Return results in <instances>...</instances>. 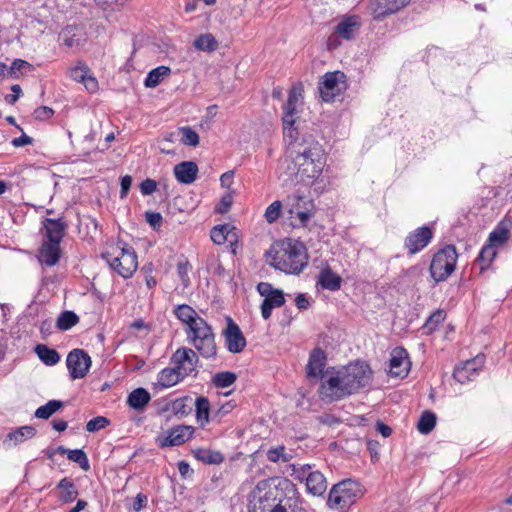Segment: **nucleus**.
I'll list each match as a JSON object with an SVG mask.
<instances>
[{
	"label": "nucleus",
	"mask_w": 512,
	"mask_h": 512,
	"mask_svg": "<svg viewBox=\"0 0 512 512\" xmlns=\"http://www.w3.org/2000/svg\"><path fill=\"white\" fill-rule=\"evenodd\" d=\"M410 0H373L370 9L373 17L377 20L399 11L405 7Z\"/></svg>",
	"instance_id": "nucleus-20"
},
{
	"label": "nucleus",
	"mask_w": 512,
	"mask_h": 512,
	"mask_svg": "<svg viewBox=\"0 0 512 512\" xmlns=\"http://www.w3.org/2000/svg\"><path fill=\"white\" fill-rule=\"evenodd\" d=\"M151 397L144 388L133 390L127 399L128 405L135 410H142L150 401Z\"/></svg>",
	"instance_id": "nucleus-31"
},
{
	"label": "nucleus",
	"mask_w": 512,
	"mask_h": 512,
	"mask_svg": "<svg viewBox=\"0 0 512 512\" xmlns=\"http://www.w3.org/2000/svg\"><path fill=\"white\" fill-rule=\"evenodd\" d=\"M63 407V402L60 400H50L45 405L36 409L34 415L39 419H48L58 410Z\"/></svg>",
	"instance_id": "nucleus-39"
},
{
	"label": "nucleus",
	"mask_w": 512,
	"mask_h": 512,
	"mask_svg": "<svg viewBox=\"0 0 512 512\" xmlns=\"http://www.w3.org/2000/svg\"><path fill=\"white\" fill-rule=\"evenodd\" d=\"M210 238L216 245L224 244V224L214 226L210 231Z\"/></svg>",
	"instance_id": "nucleus-58"
},
{
	"label": "nucleus",
	"mask_w": 512,
	"mask_h": 512,
	"mask_svg": "<svg viewBox=\"0 0 512 512\" xmlns=\"http://www.w3.org/2000/svg\"><path fill=\"white\" fill-rule=\"evenodd\" d=\"M240 187V184L237 186H233V183L226 184V213L230 210L234 197L239 194Z\"/></svg>",
	"instance_id": "nucleus-55"
},
{
	"label": "nucleus",
	"mask_w": 512,
	"mask_h": 512,
	"mask_svg": "<svg viewBox=\"0 0 512 512\" xmlns=\"http://www.w3.org/2000/svg\"><path fill=\"white\" fill-rule=\"evenodd\" d=\"M79 322V317L73 311L62 312L57 321L56 327L61 331H67Z\"/></svg>",
	"instance_id": "nucleus-44"
},
{
	"label": "nucleus",
	"mask_w": 512,
	"mask_h": 512,
	"mask_svg": "<svg viewBox=\"0 0 512 512\" xmlns=\"http://www.w3.org/2000/svg\"><path fill=\"white\" fill-rule=\"evenodd\" d=\"M291 477L299 482H304L307 492L313 496H322L327 489V480L325 476L310 464L296 465L290 464Z\"/></svg>",
	"instance_id": "nucleus-7"
},
{
	"label": "nucleus",
	"mask_w": 512,
	"mask_h": 512,
	"mask_svg": "<svg viewBox=\"0 0 512 512\" xmlns=\"http://www.w3.org/2000/svg\"><path fill=\"white\" fill-rule=\"evenodd\" d=\"M327 364V355L320 347L314 348L309 355L308 363L306 366V374L309 379L323 380L325 375L323 373Z\"/></svg>",
	"instance_id": "nucleus-19"
},
{
	"label": "nucleus",
	"mask_w": 512,
	"mask_h": 512,
	"mask_svg": "<svg viewBox=\"0 0 512 512\" xmlns=\"http://www.w3.org/2000/svg\"><path fill=\"white\" fill-rule=\"evenodd\" d=\"M340 370L342 382L347 388L349 395L355 394L367 387L372 380V371L369 365L361 361L351 362Z\"/></svg>",
	"instance_id": "nucleus-6"
},
{
	"label": "nucleus",
	"mask_w": 512,
	"mask_h": 512,
	"mask_svg": "<svg viewBox=\"0 0 512 512\" xmlns=\"http://www.w3.org/2000/svg\"><path fill=\"white\" fill-rule=\"evenodd\" d=\"M302 99V87L301 86H293L289 91V96L287 102L289 105L297 104Z\"/></svg>",
	"instance_id": "nucleus-63"
},
{
	"label": "nucleus",
	"mask_w": 512,
	"mask_h": 512,
	"mask_svg": "<svg viewBox=\"0 0 512 512\" xmlns=\"http://www.w3.org/2000/svg\"><path fill=\"white\" fill-rule=\"evenodd\" d=\"M191 269L192 266L187 260L180 261L177 264V274L178 277L180 278L183 288H188L190 286L191 282L189 278V272L191 271Z\"/></svg>",
	"instance_id": "nucleus-49"
},
{
	"label": "nucleus",
	"mask_w": 512,
	"mask_h": 512,
	"mask_svg": "<svg viewBox=\"0 0 512 512\" xmlns=\"http://www.w3.org/2000/svg\"><path fill=\"white\" fill-rule=\"evenodd\" d=\"M361 22L358 16H345L335 26L334 30L343 40H352L355 35L359 32Z\"/></svg>",
	"instance_id": "nucleus-24"
},
{
	"label": "nucleus",
	"mask_w": 512,
	"mask_h": 512,
	"mask_svg": "<svg viewBox=\"0 0 512 512\" xmlns=\"http://www.w3.org/2000/svg\"><path fill=\"white\" fill-rule=\"evenodd\" d=\"M187 337L203 357L209 358L216 354L214 335L204 319H196L190 324L187 328Z\"/></svg>",
	"instance_id": "nucleus-5"
},
{
	"label": "nucleus",
	"mask_w": 512,
	"mask_h": 512,
	"mask_svg": "<svg viewBox=\"0 0 512 512\" xmlns=\"http://www.w3.org/2000/svg\"><path fill=\"white\" fill-rule=\"evenodd\" d=\"M157 189V182L153 179L147 178L140 184V191L142 195H151Z\"/></svg>",
	"instance_id": "nucleus-61"
},
{
	"label": "nucleus",
	"mask_w": 512,
	"mask_h": 512,
	"mask_svg": "<svg viewBox=\"0 0 512 512\" xmlns=\"http://www.w3.org/2000/svg\"><path fill=\"white\" fill-rule=\"evenodd\" d=\"M43 227L46 232L45 235L47 241H56L61 243L68 228V224L64 217H59L58 219L45 218L43 220Z\"/></svg>",
	"instance_id": "nucleus-22"
},
{
	"label": "nucleus",
	"mask_w": 512,
	"mask_h": 512,
	"mask_svg": "<svg viewBox=\"0 0 512 512\" xmlns=\"http://www.w3.org/2000/svg\"><path fill=\"white\" fill-rule=\"evenodd\" d=\"M117 248L120 250L117 255L106 252L102 254V258L118 275L129 279L138 268L137 254L131 246L123 241L117 243Z\"/></svg>",
	"instance_id": "nucleus-4"
},
{
	"label": "nucleus",
	"mask_w": 512,
	"mask_h": 512,
	"mask_svg": "<svg viewBox=\"0 0 512 512\" xmlns=\"http://www.w3.org/2000/svg\"><path fill=\"white\" fill-rule=\"evenodd\" d=\"M145 220L154 231H158L163 223V217L159 212L147 211L145 213Z\"/></svg>",
	"instance_id": "nucleus-54"
},
{
	"label": "nucleus",
	"mask_w": 512,
	"mask_h": 512,
	"mask_svg": "<svg viewBox=\"0 0 512 512\" xmlns=\"http://www.w3.org/2000/svg\"><path fill=\"white\" fill-rule=\"evenodd\" d=\"M61 257V249L59 242H52L45 240L40 249L38 260L41 264L46 265L48 267L54 266L58 263Z\"/></svg>",
	"instance_id": "nucleus-23"
},
{
	"label": "nucleus",
	"mask_w": 512,
	"mask_h": 512,
	"mask_svg": "<svg viewBox=\"0 0 512 512\" xmlns=\"http://www.w3.org/2000/svg\"><path fill=\"white\" fill-rule=\"evenodd\" d=\"M181 372L175 367L164 368L157 375V385L161 388H169L182 381Z\"/></svg>",
	"instance_id": "nucleus-29"
},
{
	"label": "nucleus",
	"mask_w": 512,
	"mask_h": 512,
	"mask_svg": "<svg viewBox=\"0 0 512 512\" xmlns=\"http://www.w3.org/2000/svg\"><path fill=\"white\" fill-rule=\"evenodd\" d=\"M132 177L130 175H125L121 178V189H120V198H125L128 195V192L132 185Z\"/></svg>",
	"instance_id": "nucleus-64"
},
{
	"label": "nucleus",
	"mask_w": 512,
	"mask_h": 512,
	"mask_svg": "<svg viewBox=\"0 0 512 512\" xmlns=\"http://www.w3.org/2000/svg\"><path fill=\"white\" fill-rule=\"evenodd\" d=\"M89 73V67L82 61H79L76 66L71 67L68 71L69 77L80 83H83Z\"/></svg>",
	"instance_id": "nucleus-46"
},
{
	"label": "nucleus",
	"mask_w": 512,
	"mask_h": 512,
	"mask_svg": "<svg viewBox=\"0 0 512 512\" xmlns=\"http://www.w3.org/2000/svg\"><path fill=\"white\" fill-rule=\"evenodd\" d=\"M292 512H316L314 508L306 503L298 492L296 500H293Z\"/></svg>",
	"instance_id": "nucleus-57"
},
{
	"label": "nucleus",
	"mask_w": 512,
	"mask_h": 512,
	"mask_svg": "<svg viewBox=\"0 0 512 512\" xmlns=\"http://www.w3.org/2000/svg\"><path fill=\"white\" fill-rule=\"evenodd\" d=\"M295 115H296V104L289 105V102H286L283 106V134L286 140H291V142L297 140L298 132L294 127L295 124Z\"/></svg>",
	"instance_id": "nucleus-25"
},
{
	"label": "nucleus",
	"mask_w": 512,
	"mask_h": 512,
	"mask_svg": "<svg viewBox=\"0 0 512 512\" xmlns=\"http://www.w3.org/2000/svg\"><path fill=\"white\" fill-rule=\"evenodd\" d=\"M341 283L342 278L330 266L324 267L318 275L317 285L322 289L337 291L341 288Z\"/></svg>",
	"instance_id": "nucleus-27"
},
{
	"label": "nucleus",
	"mask_w": 512,
	"mask_h": 512,
	"mask_svg": "<svg viewBox=\"0 0 512 512\" xmlns=\"http://www.w3.org/2000/svg\"><path fill=\"white\" fill-rule=\"evenodd\" d=\"M272 483V479L261 480L252 492L254 499L257 500L259 512H265V509L285 494L284 485H272Z\"/></svg>",
	"instance_id": "nucleus-10"
},
{
	"label": "nucleus",
	"mask_w": 512,
	"mask_h": 512,
	"mask_svg": "<svg viewBox=\"0 0 512 512\" xmlns=\"http://www.w3.org/2000/svg\"><path fill=\"white\" fill-rule=\"evenodd\" d=\"M289 141L287 157L281 163L286 165V172L290 178L295 176L298 181L311 184L317 180L326 165L325 153L322 146L314 140L297 143Z\"/></svg>",
	"instance_id": "nucleus-1"
},
{
	"label": "nucleus",
	"mask_w": 512,
	"mask_h": 512,
	"mask_svg": "<svg viewBox=\"0 0 512 512\" xmlns=\"http://www.w3.org/2000/svg\"><path fill=\"white\" fill-rule=\"evenodd\" d=\"M193 406L196 409V418L198 422L203 425L209 420L210 403L208 398L200 396L193 401Z\"/></svg>",
	"instance_id": "nucleus-40"
},
{
	"label": "nucleus",
	"mask_w": 512,
	"mask_h": 512,
	"mask_svg": "<svg viewBox=\"0 0 512 512\" xmlns=\"http://www.w3.org/2000/svg\"><path fill=\"white\" fill-rule=\"evenodd\" d=\"M344 74L335 71V72H327L322 80L319 82V93L323 101L330 102L335 99L337 95L340 93L339 81L340 78H343Z\"/></svg>",
	"instance_id": "nucleus-18"
},
{
	"label": "nucleus",
	"mask_w": 512,
	"mask_h": 512,
	"mask_svg": "<svg viewBox=\"0 0 512 512\" xmlns=\"http://www.w3.org/2000/svg\"><path fill=\"white\" fill-rule=\"evenodd\" d=\"M483 365L484 356L477 355L475 358L466 360L456 366L453 372V377L457 382L465 384L477 377L478 372L481 370Z\"/></svg>",
	"instance_id": "nucleus-14"
},
{
	"label": "nucleus",
	"mask_w": 512,
	"mask_h": 512,
	"mask_svg": "<svg viewBox=\"0 0 512 512\" xmlns=\"http://www.w3.org/2000/svg\"><path fill=\"white\" fill-rule=\"evenodd\" d=\"M73 31L74 29L69 26L63 31V43L67 47L79 46L80 44V39L75 38Z\"/></svg>",
	"instance_id": "nucleus-59"
},
{
	"label": "nucleus",
	"mask_w": 512,
	"mask_h": 512,
	"mask_svg": "<svg viewBox=\"0 0 512 512\" xmlns=\"http://www.w3.org/2000/svg\"><path fill=\"white\" fill-rule=\"evenodd\" d=\"M432 238L433 230L429 226H422L407 235L404 246L409 254H416L423 250L431 242Z\"/></svg>",
	"instance_id": "nucleus-15"
},
{
	"label": "nucleus",
	"mask_w": 512,
	"mask_h": 512,
	"mask_svg": "<svg viewBox=\"0 0 512 512\" xmlns=\"http://www.w3.org/2000/svg\"><path fill=\"white\" fill-rule=\"evenodd\" d=\"M170 72L171 70L167 66H158L152 69L144 80L145 87L155 88L170 74Z\"/></svg>",
	"instance_id": "nucleus-33"
},
{
	"label": "nucleus",
	"mask_w": 512,
	"mask_h": 512,
	"mask_svg": "<svg viewBox=\"0 0 512 512\" xmlns=\"http://www.w3.org/2000/svg\"><path fill=\"white\" fill-rule=\"evenodd\" d=\"M267 256L272 267L286 274L298 275L308 265L307 249L300 241L288 239L277 250L270 249Z\"/></svg>",
	"instance_id": "nucleus-2"
},
{
	"label": "nucleus",
	"mask_w": 512,
	"mask_h": 512,
	"mask_svg": "<svg viewBox=\"0 0 512 512\" xmlns=\"http://www.w3.org/2000/svg\"><path fill=\"white\" fill-rule=\"evenodd\" d=\"M67 457L70 461L77 463L82 470L88 471L90 469L88 457L82 449L70 450Z\"/></svg>",
	"instance_id": "nucleus-47"
},
{
	"label": "nucleus",
	"mask_w": 512,
	"mask_h": 512,
	"mask_svg": "<svg viewBox=\"0 0 512 512\" xmlns=\"http://www.w3.org/2000/svg\"><path fill=\"white\" fill-rule=\"evenodd\" d=\"M174 313L181 322L187 325V328L190 324H193L196 319L201 318L192 307L186 304L178 305Z\"/></svg>",
	"instance_id": "nucleus-35"
},
{
	"label": "nucleus",
	"mask_w": 512,
	"mask_h": 512,
	"mask_svg": "<svg viewBox=\"0 0 512 512\" xmlns=\"http://www.w3.org/2000/svg\"><path fill=\"white\" fill-rule=\"evenodd\" d=\"M194 457L205 464H220L224 460V456L219 451L209 449H197L193 451Z\"/></svg>",
	"instance_id": "nucleus-34"
},
{
	"label": "nucleus",
	"mask_w": 512,
	"mask_h": 512,
	"mask_svg": "<svg viewBox=\"0 0 512 512\" xmlns=\"http://www.w3.org/2000/svg\"><path fill=\"white\" fill-rule=\"evenodd\" d=\"M91 357L82 349H73L66 358V365L71 379L84 378L91 367Z\"/></svg>",
	"instance_id": "nucleus-12"
},
{
	"label": "nucleus",
	"mask_w": 512,
	"mask_h": 512,
	"mask_svg": "<svg viewBox=\"0 0 512 512\" xmlns=\"http://www.w3.org/2000/svg\"><path fill=\"white\" fill-rule=\"evenodd\" d=\"M196 361V353L188 348H179L171 357V362L174 364L177 371L181 372L182 379L195 370Z\"/></svg>",
	"instance_id": "nucleus-16"
},
{
	"label": "nucleus",
	"mask_w": 512,
	"mask_h": 512,
	"mask_svg": "<svg viewBox=\"0 0 512 512\" xmlns=\"http://www.w3.org/2000/svg\"><path fill=\"white\" fill-rule=\"evenodd\" d=\"M193 433L194 428L192 426L179 425L168 430L166 434L159 435L156 438V443L161 448L180 446L191 439Z\"/></svg>",
	"instance_id": "nucleus-13"
},
{
	"label": "nucleus",
	"mask_w": 512,
	"mask_h": 512,
	"mask_svg": "<svg viewBox=\"0 0 512 512\" xmlns=\"http://www.w3.org/2000/svg\"><path fill=\"white\" fill-rule=\"evenodd\" d=\"M31 64L28 63L27 61L25 60H22V59H15L11 66L9 67V75L11 77H14V78H17L18 75L17 73L18 72H21L23 69L27 68V69H31Z\"/></svg>",
	"instance_id": "nucleus-56"
},
{
	"label": "nucleus",
	"mask_w": 512,
	"mask_h": 512,
	"mask_svg": "<svg viewBox=\"0 0 512 512\" xmlns=\"http://www.w3.org/2000/svg\"><path fill=\"white\" fill-rule=\"evenodd\" d=\"M226 243H229L230 251L234 256H238L242 253V233L241 231L230 224L226 223Z\"/></svg>",
	"instance_id": "nucleus-28"
},
{
	"label": "nucleus",
	"mask_w": 512,
	"mask_h": 512,
	"mask_svg": "<svg viewBox=\"0 0 512 512\" xmlns=\"http://www.w3.org/2000/svg\"><path fill=\"white\" fill-rule=\"evenodd\" d=\"M39 359L47 366H54L60 361V354L45 344H37L34 348Z\"/></svg>",
	"instance_id": "nucleus-30"
},
{
	"label": "nucleus",
	"mask_w": 512,
	"mask_h": 512,
	"mask_svg": "<svg viewBox=\"0 0 512 512\" xmlns=\"http://www.w3.org/2000/svg\"><path fill=\"white\" fill-rule=\"evenodd\" d=\"M109 424H110V420L107 417L97 416L87 422L86 430L91 433L97 432L101 429H104Z\"/></svg>",
	"instance_id": "nucleus-51"
},
{
	"label": "nucleus",
	"mask_w": 512,
	"mask_h": 512,
	"mask_svg": "<svg viewBox=\"0 0 512 512\" xmlns=\"http://www.w3.org/2000/svg\"><path fill=\"white\" fill-rule=\"evenodd\" d=\"M208 271L214 275L221 276L223 273V267L220 263V252L217 254L212 253L207 260Z\"/></svg>",
	"instance_id": "nucleus-52"
},
{
	"label": "nucleus",
	"mask_w": 512,
	"mask_h": 512,
	"mask_svg": "<svg viewBox=\"0 0 512 512\" xmlns=\"http://www.w3.org/2000/svg\"><path fill=\"white\" fill-rule=\"evenodd\" d=\"M458 254L455 246L446 245L434 256L430 264L431 277L436 282L446 280L455 270Z\"/></svg>",
	"instance_id": "nucleus-8"
},
{
	"label": "nucleus",
	"mask_w": 512,
	"mask_h": 512,
	"mask_svg": "<svg viewBox=\"0 0 512 512\" xmlns=\"http://www.w3.org/2000/svg\"><path fill=\"white\" fill-rule=\"evenodd\" d=\"M36 434V429L33 426H22L10 432L7 439L14 442V445L20 444L28 439H31Z\"/></svg>",
	"instance_id": "nucleus-36"
},
{
	"label": "nucleus",
	"mask_w": 512,
	"mask_h": 512,
	"mask_svg": "<svg viewBox=\"0 0 512 512\" xmlns=\"http://www.w3.org/2000/svg\"><path fill=\"white\" fill-rule=\"evenodd\" d=\"M436 414L430 410L424 411L417 424V429L422 434H429L436 425Z\"/></svg>",
	"instance_id": "nucleus-38"
},
{
	"label": "nucleus",
	"mask_w": 512,
	"mask_h": 512,
	"mask_svg": "<svg viewBox=\"0 0 512 512\" xmlns=\"http://www.w3.org/2000/svg\"><path fill=\"white\" fill-rule=\"evenodd\" d=\"M364 494L363 486L351 479L335 484L328 496L327 504L332 509L346 510Z\"/></svg>",
	"instance_id": "nucleus-3"
},
{
	"label": "nucleus",
	"mask_w": 512,
	"mask_h": 512,
	"mask_svg": "<svg viewBox=\"0 0 512 512\" xmlns=\"http://www.w3.org/2000/svg\"><path fill=\"white\" fill-rule=\"evenodd\" d=\"M57 488L62 490L60 499L64 503H71L78 496V490L76 488V485L74 484V482L71 479H69L67 477H65L59 481Z\"/></svg>",
	"instance_id": "nucleus-32"
},
{
	"label": "nucleus",
	"mask_w": 512,
	"mask_h": 512,
	"mask_svg": "<svg viewBox=\"0 0 512 512\" xmlns=\"http://www.w3.org/2000/svg\"><path fill=\"white\" fill-rule=\"evenodd\" d=\"M508 237V230L498 226L489 234L487 244L497 247L498 245L504 244L508 240Z\"/></svg>",
	"instance_id": "nucleus-48"
},
{
	"label": "nucleus",
	"mask_w": 512,
	"mask_h": 512,
	"mask_svg": "<svg viewBox=\"0 0 512 512\" xmlns=\"http://www.w3.org/2000/svg\"><path fill=\"white\" fill-rule=\"evenodd\" d=\"M247 345L246 338L240 327L226 316V348L231 353L242 352Z\"/></svg>",
	"instance_id": "nucleus-17"
},
{
	"label": "nucleus",
	"mask_w": 512,
	"mask_h": 512,
	"mask_svg": "<svg viewBox=\"0 0 512 512\" xmlns=\"http://www.w3.org/2000/svg\"><path fill=\"white\" fill-rule=\"evenodd\" d=\"M177 134H180V141L186 146L196 147L199 144V135L190 126L179 127Z\"/></svg>",
	"instance_id": "nucleus-45"
},
{
	"label": "nucleus",
	"mask_w": 512,
	"mask_h": 512,
	"mask_svg": "<svg viewBox=\"0 0 512 512\" xmlns=\"http://www.w3.org/2000/svg\"><path fill=\"white\" fill-rule=\"evenodd\" d=\"M198 174V166L193 161H183L174 167V175L181 184H191Z\"/></svg>",
	"instance_id": "nucleus-26"
},
{
	"label": "nucleus",
	"mask_w": 512,
	"mask_h": 512,
	"mask_svg": "<svg viewBox=\"0 0 512 512\" xmlns=\"http://www.w3.org/2000/svg\"><path fill=\"white\" fill-rule=\"evenodd\" d=\"M33 115L35 119L43 121L50 119L54 115V111L48 106H40L34 110Z\"/></svg>",
	"instance_id": "nucleus-60"
},
{
	"label": "nucleus",
	"mask_w": 512,
	"mask_h": 512,
	"mask_svg": "<svg viewBox=\"0 0 512 512\" xmlns=\"http://www.w3.org/2000/svg\"><path fill=\"white\" fill-rule=\"evenodd\" d=\"M257 292L264 298L261 305V316L264 320H268L275 308L282 307L286 300L283 290L275 288L269 282H259L256 286Z\"/></svg>",
	"instance_id": "nucleus-9"
},
{
	"label": "nucleus",
	"mask_w": 512,
	"mask_h": 512,
	"mask_svg": "<svg viewBox=\"0 0 512 512\" xmlns=\"http://www.w3.org/2000/svg\"><path fill=\"white\" fill-rule=\"evenodd\" d=\"M194 46L201 51L213 52L218 48V42L212 34L206 33L195 39Z\"/></svg>",
	"instance_id": "nucleus-41"
},
{
	"label": "nucleus",
	"mask_w": 512,
	"mask_h": 512,
	"mask_svg": "<svg viewBox=\"0 0 512 512\" xmlns=\"http://www.w3.org/2000/svg\"><path fill=\"white\" fill-rule=\"evenodd\" d=\"M445 319V313L443 310H437L433 314H431L424 324V328L433 331L435 330L440 323H442Z\"/></svg>",
	"instance_id": "nucleus-53"
},
{
	"label": "nucleus",
	"mask_w": 512,
	"mask_h": 512,
	"mask_svg": "<svg viewBox=\"0 0 512 512\" xmlns=\"http://www.w3.org/2000/svg\"><path fill=\"white\" fill-rule=\"evenodd\" d=\"M410 361L408 354L403 348H395L391 353L389 361V372L395 377H404L408 374Z\"/></svg>",
	"instance_id": "nucleus-21"
},
{
	"label": "nucleus",
	"mask_w": 512,
	"mask_h": 512,
	"mask_svg": "<svg viewBox=\"0 0 512 512\" xmlns=\"http://www.w3.org/2000/svg\"><path fill=\"white\" fill-rule=\"evenodd\" d=\"M282 203L279 200L272 202L265 211V219L268 223L275 222L281 215Z\"/></svg>",
	"instance_id": "nucleus-50"
},
{
	"label": "nucleus",
	"mask_w": 512,
	"mask_h": 512,
	"mask_svg": "<svg viewBox=\"0 0 512 512\" xmlns=\"http://www.w3.org/2000/svg\"><path fill=\"white\" fill-rule=\"evenodd\" d=\"M319 395L326 402H335L350 396L342 382L341 370L334 375L325 376L321 381Z\"/></svg>",
	"instance_id": "nucleus-11"
},
{
	"label": "nucleus",
	"mask_w": 512,
	"mask_h": 512,
	"mask_svg": "<svg viewBox=\"0 0 512 512\" xmlns=\"http://www.w3.org/2000/svg\"><path fill=\"white\" fill-rule=\"evenodd\" d=\"M267 459L270 462L278 463L284 462L287 463L292 460L293 456L291 453L286 452V448L284 445H278L276 447H271L266 453Z\"/></svg>",
	"instance_id": "nucleus-43"
},
{
	"label": "nucleus",
	"mask_w": 512,
	"mask_h": 512,
	"mask_svg": "<svg viewBox=\"0 0 512 512\" xmlns=\"http://www.w3.org/2000/svg\"><path fill=\"white\" fill-rule=\"evenodd\" d=\"M193 409V399L191 397H182L174 400L171 404L172 412L179 417L187 416Z\"/></svg>",
	"instance_id": "nucleus-37"
},
{
	"label": "nucleus",
	"mask_w": 512,
	"mask_h": 512,
	"mask_svg": "<svg viewBox=\"0 0 512 512\" xmlns=\"http://www.w3.org/2000/svg\"><path fill=\"white\" fill-rule=\"evenodd\" d=\"M497 255L496 247L491 244H485L477 257V261L480 263L481 270H484L490 266L492 261L495 259Z\"/></svg>",
	"instance_id": "nucleus-42"
},
{
	"label": "nucleus",
	"mask_w": 512,
	"mask_h": 512,
	"mask_svg": "<svg viewBox=\"0 0 512 512\" xmlns=\"http://www.w3.org/2000/svg\"><path fill=\"white\" fill-rule=\"evenodd\" d=\"M11 91H12V94L5 95L4 100L6 103L13 105L18 101V99L22 95V89H21L20 85L15 84V85L11 86Z\"/></svg>",
	"instance_id": "nucleus-62"
}]
</instances>
